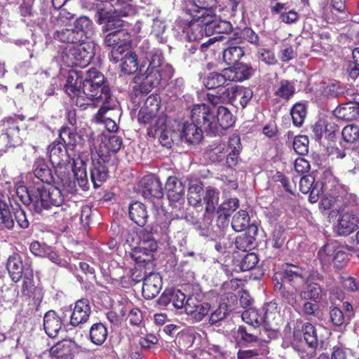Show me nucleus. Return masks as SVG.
<instances>
[{"label":"nucleus","instance_id":"nucleus-1","mask_svg":"<svg viewBox=\"0 0 359 359\" xmlns=\"http://www.w3.org/2000/svg\"><path fill=\"white\" fill-rule=\"evenodd\" d=\"M64 89L72 101L80 108L86 109L88 105L102 103V107L95 115L96 122L104 123L109 132L117 131L118 127L116 122L104 116L109 110L113 109L111 93L104 75L96 68L88 69L85 79L78 71L70 72Z\"/></svg>","mask_w":359,"mask_h":359},{"label":"nucleus","instance_id":"nucleus-2","mask_svg":"<svg viewBox=\"0 0 359 359\" xmlns=\"http://www.w3.org/2000/svg\"><path fill=\"white\" fill-rule=\"evenodd\" d=\"M311 196V203L323 197L318 208L323 214L339 213L355 202V196L348 193L345 186L341 184L330 168L323 170V182L317 184Z\"/></svg>","mask_w":359,"mask_h":359},{"label":"nucleus","instance_id":"nucleus-3","mask_svg":"<svg viewBox=\"0 0 359 359\" xmlns=\"http://www.w3.org/2000/svg\"><path fill=\"white\" fill-rule=\"evenodd\" d=\"M304 269L295 264L285 263L282 271L273 276L274 290L290 305L297 303V291L306 283Z\"/></svg>","mask_w":359,"mask_h":359},{"label":"nucleus","instance_id":"nucleus-4","mask_svg":"<svg viewBox=\"0 0 359 359\" xmlns=\"http://www.w3.org/2000/svg\"><path fill=\"white\" fill-rule=\"evenodd\" d=\"M15 192L21 202L29 210L39 214L46 210V187L42 183L33 182L25 185L23 182H18L15 185Z\"/></svg>","mask_w":359,"mask_h":359},{"label":"nucleus","instance_id":"nucleus-5","mask_svg":"<svg viewBox=\"0 0 359 359\" xmlns=\"http://www.w3.org/2000/svg\"><path fill=\"white\" fill-rule=\"evenodd\" d=\"M95 55L94 46L83 42L75 46H67L62 52V62L68 67H86Z\"/></svg>","mask_w":359,"mask_h":359},{"label":"nucleus","instance_id":"nucleus-6","mask_svg":"<svg viewBox=\"0 0 359 359\" xmlns=\"http://www.w3.org/2000/svg\"><path fill=\"white\" fill-rule=\"evenodd\" d=\"M241 137L237 133H233L229 137L227 146L217 147L210 153L213 161H222L226 157V163L229 168H233L238 163V159L242 151Z\"/></svg>","mask_w":359,"mask_h":359},{"label":"nucleus","instance_id":"nucleus-7","mask_svg":"<svg viewBox=\"0 0 359 359\" xmlns=\"http://www.w3.org/2000/svg\"><path fill=\"white\" fill-rule=\"evenodd\" d=\"M68 148L62 142L53 141L48 148L49 161L55 168V174L63 182L68 175L67 165L69 163Z\"/></svg>","mask_w":359,"mask_h":359},{"label":"nucleus","instance_id":"nucleus-8","mask_svg":"<svg viewBox=\"0 0 359 359\" xmlns=\"http://www.w3.org/2000/svg\"><path fill=\"white\" fill-rule=\"evenodd\" d=\"M203 18L197 15V18L192 20H180L178 22L179 27L183 33L186 34V39L189 41H198L206 34L207 28L214 29L217 33H222L224 31L220 29L217 22L212 24L204 23Z\"/></svg>","mask_w":359,"mask_h":359},{"label":"nucleus","instance_id":"nucleus-9","mask_svg":"<svg viewBox=\"0 0 359 359\" xmlns=\"http://www.w3.org/2000/svg\"><path fill=\"white\" fill-rule=\"evenodd\" d=\"M215 109L206 104H194L191 111V121L199 126L205 133L214 135Z\"/></svg>","mask_w":359,"mask_h":359},{"label":"nucleus","instance_id":"nucleus-10","mask_svg":"<svg viewBox=\"0 0 359 359\" xmlns=\"http://www.w3.org/2000/svg\"><path fill=\"white\" fill-rule=\"evenodd\" d=\"M137 121L140 124L149 125L147 135L155 137L158 130L165 126L167 116L163 113L160 114L141 107L138 112Z\"/></svg>","mask_w":359,"mask_h":359},{"label":"nucleus","instance_id":"nucleus-11","mask_svg":"<svg viewBox=\"0 0 359 359\" xmlns=\"http://www.w3.org/2000/svg\"><path fill=\"white\" fill-rule=\"evenodd\" d=\"M165 189L170 205L180 212L183 210L185 202V185L184 183L177 177L170 176L166 180Z\"/></svg>","mask_w":359,"mask_h":359},{"label":"nucleus","instance_id":"nucleus-12","mask_svg":"<svg viewBox=\"0 0 359 359\" xmlns=\"http://www.w3.org/2000/svg\"><path fill=\"white\" fill-rule=\"evenodd\" d=\"M140 242L138 245L130 254L133 260H145L154 262L153 252L157 250V243L151 233H140Z\"/></svg>","mask_w":359,"mask_h":359},{"label":"nucleus","instance_id":"nucleus-13","mask_svg":"<svg viewBox=\"0 0 359 359\" xmlns=\"http://www.w3.org/2000/svg\"><path fill=\"white\" fill-rule=\"evenodd\" d=\"M253 97V91L250 88L234 86L225 88L222 92V97L230 104L241 105L242 109L246 107Z\"/></svg>","mask_w":359,"mask_h":359},{"label":"nucleus","instance_id":"nucleus-14","mask_svg":"<svg viewBox=\"0 0 359 359\" xmlns=\"http://www.w3.org/2000/svg\"><path fill=\"white\" fill-rule=\"evenodd\" d=\"M91 313V306L88 299L83 298L77 300L72 309L69 325L74 327H81L89 320Z\"/></svg>","mask_w":359,"mask_h":359},{"label":"nucleus","instance_id":"nucleus-15","mask_svg":"<svg viewBox=\"0 0 359 359\" xmlns=\"http://www.w3.org/2000/svg\"><path fill=\"white\" fill-rule=\"evenodd\" d=\"M351 99L338 106L334 111V115L339 119L351 121L359 118V94L353 93Z\"/></svg>","mask_w":359,"mask_h":359},{"label":"nucleus","instance_id":"nucleus-16","mask_svg":"<svg viewBox=\"0 0 359 359\" xmlns=\"http://www.w3.org/2000/svg\"><path fill=\"white\" fill-rule=\"evenodd\" d=\"M6 269L11 280L15 282H19L23 277L25 271H32L31 264L24 263L22 257L18 253H13L9 256L6 262Z\"/></svg>","mask_w":359,"mask_h":359},{"label":"nucleus","instance_id":"nucleus-17","mask_svg":"<svg viewBox=\"0 0 359 359\" xmlns=\"http://www.w3.org/2000/svg\"><path fill=\"white\" fill-rule=\"evenodd\" d=\"M123 145V139L121 137L112 135L105 137L100 147L98 155L104 162H109L110 157L121 149Z\"/></svg>","mask_w":359,"mask_h":359},{"label":"nucleus","instance_id":"nucleus-18","mask_svg":"<svg viewBox=\"0 0 359 359\" xmlns=\"http://www.w3.org/2000/svg\"><path fill=\"white\" fill-rule=\"evenodd\" d=\"M142 195L145 198H161L163 189L160 180L154 175L144 176L141 180Z\"/></svg>","mask_w":359,"mask_h":359},{"label":"nucleus","instance_id":"nucleus-19","mask_svg":"<svg viewBox=\"0 0 359 359\" xmlns=\"http://www.w3.org/2000/svg\"><path fill=\"white\" fill-rule=\"evenodd\" d=\"M229 81L243 82L250 79L255 73L251 64L239 62L232 67L226 68Z\"/></svg>","mask_w":359,"mask_h":359},{"label":"nucleus","instance_id":"nucleus-20","mask_svg":"<svg viewBox=\"0 0 359 359\" xmlns=\"http://www.w3.org/2000/svg\"><path fill=\"white\" fill-rule=\"evenodd\" d=\"M215 123L216 130H214V136L223 134V131L233 126L235 118L228 108L219 106L215 110Z\"/></svg>","mask_w":359,"mask_h":359},{"label":"nucleus","instance_id":"nucleus-21","mask_svg":"<svg viewBox=\"0 0 359 359\" xmlns=\"http://www.w3.org/2000/svg\"><path fill=\"white\" fill-rule=\"evenodd\" d=\"M359 228V219L352 212L340 215L337 225V232L339 236H348Z\"/></svg>","mask_w":359,"mask_h":359},{"label":"nucleus","instance_id":"nucleus-22","mask_svg":"<svg viewBox=\"0 0 359 359\" xmlns=\"http://www.w3.org/2000/svg\"><path fill=\"white\" fill-rule=\"evenodd\" d=\"M162 278L158 273L154 271L144 279L142 285V296L146 299H152L156 297L162 288Z\"/></svg>","mask_w":359,"mask_h":359},{"label":"nucleus","instance_id":"nucleus-23","mask_svg":"<svg viewBox=\"0 0 359 359\" xmlns=\"http://www.w3.org/2000/svg\"><path fill=\"white\" fill-rule=\"evenodd\" d=\"M32 172L39 183L51 184L55 183V177L51 168L43 158H36L33 164Z\"/></svg>","mask_w":359,"mask_h":359},{"label":"nucleus","instance_id":"nucleus-24","mask_svg":"<svg viewBox=\"0 0 359 359\" xmlns=\"http://www.w3.org/2000/svg\"><path fill=\"white\" fill-rule=\"evenodd\" d=\"M306 287L300 291L299 295L302 300H310L320 303L326 297L325 290L316 282L306 280Z\"/></svg>","mask_w":359,"mask_h":359},{"label":"nucleus","instance_id":"nucleus-25","mask_svg":"<svg viewBox=\"0 0 359 359\" xmlns=\"http://www.w3.org/2000/svg\"><path fill=\"white\" fill-rule=\"evenodd\" d=\"M194 4L197 7L198 16L203 18V22L206 24L215 23L216 15L214 7L217 8V0H193Z\"/></svg>","mask_w":359,"mask_h":359},{"label":"nucleus","instance_id":"nucleus-26","mask_svg":"<svg viewBox=\"0 0 359 359\" xmlns=\"http://www.w3.org/2000/svg\"><path fill=\"white\" fill-rule=\"evenodd\" d=\"M63 325L62 318L53 310L47 311L43 317L45 332L51 338L57 336Z\"/></svg>","mask_w":359,"mask_h":359},{"label":"nucleus","instance_id":"nucleus-27","mask_svg":"<svg viewBox=\"0 0 359 359\" xmlns=\"http://www.w3.org/2000/svg\"><path fill=\"white\" fill-rule=\"evenodd\" d=\"M100 158L93 160L90 169V180L95 189L99 188L109 178L108 168Z\"/></svg>","mask_w":359,"mask_h":359},{"label":"nucleus","instance_id":"nucleus-28","mask_svg":"<svg viewBox=\"0 0 359 359\" xmlns=\"http://www.w3.org/2000/svg\"><path fill=\"white\" fill-rule=\"evenodd\" d=\"M287 4L276 2L271 7V12L272 14L278 15L279 20L285 24L296 23L299 20V14L294 9L287 11Z\"/></svg>","mask_w":359,"mask_h":359},{"label":"nucleus","instance_id":"nucleus-29","mask_svg":"<svg viewBox=\"0 0 359 359\" xmlns=\"http://www.w3.org/2000/svg\"><path fill=\"white\" fill-rule=\"evenodd\" d=\"M205 131L196 123L185 122L181 131V139H184L189 144H198L203 139Z\"/></svg>","mask_w":359,"mask_h":359},{"label":"nucleus","instance_id":"nucleus-30","mask_svg":"<svg viewBox=\"0 0 359 359\" xmlns=\"http://www.w3.org/2000/svg\"><path fill=\"white\" fill-rule=\"evenodd\" d=\"M135 266L131 270V278L135 283L144 282L148 275L154 271V262H146L145 260H134Z\"/></svg>","mask_w":359,"mask_h":359},{"label":"nucleus","instance_id":"nucleus-31","mask_svg":"<svg viewBox=\"0 0 359 359\" xmlns=\"http://www.w3.org/2000/svg\"><path fill=\"white\" fill-rule=\"evenodd\" d=\"M226 69H224L222 72H210L206 74L202 79L204 86L209 90L219 88L223 86L225 83L229 81V76Z\"/></svg>","mask_w":359,"mask_h":359},{"label":"nucleus","instance_id":"nucleus-32","mask_svg":"<svg viewBox=\"0 0 359 359\" xmlns=\"http://www.w3.org/2000/svg\"><path fill=\"white\" fill-rule=\"evenodd\" d=\"M130 219L140 226H144L149 218L147 207L144 204L135 201L128 208Z\"/></svg>","mask_w":359,"mask_h":359},{"label":"nucleus","instance_id":"nucleus-33","mask_svg":"<svg viewBox=\"0 0 359 359\" xmlns=\"http://www.w3.org/2000/svg\"><path fill=\"white\" fill-rule=\"evenodd\" d=\"M130 42V34L127 29H116L109 32L104 38L106 46H128Z\"/></svg>","mask_w":359,"mask_h":359},{"label":"nucleus","instance_id":"nucleus-34","mask_svg":"<svg viewBox=\"0 0 359 359\" xmlns=\"http://www.w3.org/2000/svg\"><path fill=\"white\" fill-rule=\"evenodd\" d=\"M72 171L74 178L81 189L83 191L88 190L89 183L87 175V165L85 161L81 158H77L76 161H74Z\"/></svg>","mask_w":359,"mask_h":359},{"label":"nucleus","instance_id":"nucleus-35","mask_svg":"<svg viewBox=\"0 0 359 359\" xmlns=\"http://www.w3.org/2000/svg\"><path fill=\"white\" fill-rule=\"evenodd\" d=\"M338 243L335 241L326 243L318 252V259L323 269L329 268L333 262Z\"/></svg>","mask_w":359,"mask_h":359},{"label":"nucleus","instance_id":"nucleus-36","mask_svg":"<svg viewBox=\"0 0 359 359\" xmlns=\"http://www.w3.org/2000/svg\"><path fill=\"white\" fill-rule=\"evenodd\" d=\"M45 199L47 201L46 210H49L53 207H62V210H67L66 205L64 204V196L62 191L56 187H46V194Z\"/></svg>","mask_w":359,"mask_h":359},{"label":"nucleus","instance_id":"nucleus-37","mask_svg":"<svg viewBox=\"0 0 359 359\" xmlns=\"http://www.w3.org/2000/svg\"><path fill=\"white\" fill-rule=\"evenodd\" d=\"M77 137L81 138L78 133L67 126H62L58 131V137L55 141L62 142L69 150H74L77 144Z\"/></svg>","mask_w":359,"mask_h":359},{"label":"nucleus","instance_id":"nucleus-38","mask_svg":"<svg viewBox=\"0 0 359 359\" xmlns=\"http://www.w3.org/2000/svg\"><path fill=\"white\" fill-rule=\"evenodd\" d=\"M264 314L262 316L264 323L274 329L273 326H278L281 321L280 311L278 308V304L271 301L264 306Z\"/></svg>","mask_w":359,"mask_h":359},{"label":"nucleus","instance_id":"nucleus-39","mask_svg":"<svg viewBox=\"0 0 359 359\" xmlns=\"http://www.w3.org/2000/svg\"><path fill=\"white\" fill-rule=\"evenodd\" d=\"M273 95L285 101H289L295 94L296 89L292 81L287 79H282L273 88Z\"/></svg>","mask_w":359,"mask_h":359},{"label":"nucleus","instance_id":"nucleus-40","mask_svg":"<svg viewBox=\"0 0 359 359\" xmlns=\"http://www.w3.org/2000/svg\"><path fill=\"white\" fill-rule=\"evenodd\" d=\"M108 337V330L106 325L102 323L93 324L89 330V339L96 346L102 345Z\"/></svg>","mask_w":359,"mask_h":359},{"label":"nucleus","instance_id":"nucleus-41","mask_svg":"<svg viewBox=\"0 0 359 359\" xmlns=\"http://www.w3.org/2000/svg\"><path fill=\"white\" fill-rule=\"evenodd\" d=\"M74 27L81 36L83 41L90 38L94 33V25L91 20L86 16H81L76 20Z\"/></svg>","mask_w":359,"mask_h":359},{"label":"nucleus","instance_id":"nucleus-42","mask_svg":"<svg viewBox=\"0 0 359 359\" xmlns=\"http://www.w3.org/2000/svg\"><path fill=\"white\" fill-rule=\"evenodd\" d=\"M12 205H9L5 201L0 200V230H11L14 227Z\"/></svg>","mask_w":359,"mask_h":359},{"label":"nucleus","instance_id":"nucleus-43","mask_svg":"<svg viewBox=\"0 0 359 359\" xmlns=\"http://www.w3.org/2000/svg\"><path fill=\"white\" fill-rule=\"evenodd\" d=\"M154 88L147 82L144 79H142L140 83H137L133 88L131 93V100L135 106H139L140 101L144 100V97L153 89Z\"/></svg>","mask_w":359,"mask_h":359},{"label":"nucleus","instance_id":"nucleus-44","mask_svg":"<svg viewBox=\"0 0 359 359\" xmlns=\"http://www.w3.org/2000/svg\"><path fill=\"white\" fill-rule=\"evenodd\" d=\"M121 62V70L125 74H133L138 69L137 56L134 52H126Z\"/></svg>","mask_w":359,"mask_h":359},{"label":"nucleus","instance_id":"nucleus-45","mask_svg":"<svg viewBox=\"0 0 359 359\" xmlns=\"http://www.w3.org/2000/svg\"><path fill=\"white\" fill-rule=\"evenodd\" d=\"M323 169L320 173L319 177L316 180L315 177L312 176H303L300 178L299 182V190L303 194H309V199L311 202V196L313 193V190L316 188L317 184L320 182H323Z\"/></svg>","mask_w":359,"mask_h":359},{"label":"nucleus","instance_id":"nucleus-46","mask_svg":"<svg viewBox=\"0 0 359 359\" xmlns=\"http://www.w3.org/2000/svg\"><path fill=\"white\" fill-rule=\"evenodd\" d=\"M245 51L241 46H229L223 51V60L227 65H235L244 56Z\"/></svg>","mask_w":359,"mask_h":359},{"label":"nucleus","instance_id":"nucleus-47","mask_svg":"<svg viewBox=\"0 0 359 359\" xmlns=\"http://www.w3.org/2000/svg\"><path fill=\"white\" fill-rule=\"evenodd\" d=\"M55 38L59 41L67 43H81L84 42L78 31L74 27L72 29H64L57 31Z\"/></svg>","mask_w":359,"mask_h":359},{"label":"nucleus","instance_id":"nucleus-48","mask_svg":"<svg viewBox=\"0 0 359 359\" xmlns=\"http://www.w3.org/2000/svg\"><path fill=\"white\" fill-rule=\"evenodd\" d=\"M219 192L212 187L207 188L203 200L205 203V212L212 215L215 212L216 205L218 203Z\"/></svg>","mask_w":359,"mask_h":359},{"label":"nucleus","instance_id":"nucleus-49","mask_svg":"<svg viewBox=\"0 0 359 359\" xmlns=\"http://www.w3.org/2000/svg\"><path fill=\"white\" fill-rule=\"evenodd\" d=\"M250 224V217L246 210H241L236 212L231 221V226L236 232H241L245 230Z\"/></svg>","mask_w":359,"mask_h":359},{"label":"nucleus","instance_id":"nucleus-50","mask_svg":"<svg viewBox=\"0 0 359 359\" xmlns=\"http://www.w3.org/2000/svg\"><path fill=\"white\" fill-rule=\"evenodd\" d=\"M113 8V10H111L109 13H112L116 17H126L135 13V9L130 4V0H116Z\"/></svg>","mask_w":359,"mask_h":359},{"label":"nucleus","instance_id":"nucleus-51","mask_svg":"<svg viewBox=\"0 0 359 359\" xmlns=\"http://www.w3.org/2000/svg\"><path fill=\"white\" fill-rule=\"evenodd\" d=\"M237 334L243 343H255L259 340V330L255 327L239 326Z\"/></svg>","mask_w":359,"mask_h":359},{"label":"nucleus","instance_id":"nucleus-52","mask_svg":"<svg viewBox=\"0 0 359 359\" xmlns=\"http://www.w3.org/2000/svg\"><path fill=\"white\" fill-rule=\"evenodd\" d=\"M290 114L293 124L297 127L302 126L306 115L305 104L302 102L295 103L290 109Z\"/></svg>","mask_w":359,"mask_h":359},{"label":"nucleus","instance_id":"nucleus-53","mask_svg":"<svg viewBox=\"0 0 359 359\" xmlns=\"http://www.w3.org/2000/svg\"><path fill=\"white\" fill-rule=\"evenodd\" d=\"M243 320L246 323L249 327L259 328L261 323L264 321L262 316L259 315L257 310L250 308L244 311L241 315Z\"/></svg>","mask_w":359,"mask_h":359},{"label":"nucleus","instance_id":"nucleus-54","mask_svg":"<svg viewBox=\"0 0 359 359\" xmlns=\"http://www.w3.org/2000/svg\"><path fill=\"white\" fill-rule=\"evenodd\" d=\"M302 332L305 342L307 345L318 346V339L316 327L310 323H306L302 326Z\"/></svg>","mask_w":359,"mask_h":359},{"label":"nucleus","instance_id":"nucleus-55","mask_svg":"<svg viewBox=\"0 0 359 359\" xmlns=\"http://www.w3.org/2000/svg\"><path fill=\"white\" fill-rule=\"evenodd\" d=\"M329 315L330 322L334 327H341L344 324H348L344 313L337 306H330Z\"/></svg>","mask_w":359,"mask_h":359},{"label":"nucleus","instance_id":"nucleus-56","mask_svg":"<svg viewBox=\"0 0 359 359\" xmlns=\"http://www.w3.org/2000/svg\"><path fill=\"white\" fill-rule=\"evenodd\" d=\"M236 248L243 252L250 251L256 246L255 238L248 234L238 236L235 242Z\"/></svg>","mask_w":359,"mask_h":359},{"label":"nucleus","instance_id":"nucleus-57","mask_svg":"<svg viewBox=\"0 0 359 359\" xmlns=\"http://www.w3.org/2000/svg\"><path fill=\"white\" fill-rule=\"evenodd\" d=\"M348 254L345 251L344 247L338 244L332 262L334 267L339 269H343L348 264Z\"/></svg>","mask_w":359,"mask_h":359},{"label":"nucleus","instance_id":"nucleus-58","mask_svg":"<svg viewBox=\"0 0 359 359\" xmlns=\"http://www.w3.org/2000/svg\"><path fill=\"white\" fill-rule=\"evenodd\" d=\"M239 206V201L237 198H230L222 203L218 210L219 217L224 215V217H229Z\"/></svg>","mask_w":359,"mask_h":359},{"label":"nucleus","instance_id":"nucleus-59","mask_svg":"<svg viewBox=\"0 0 359 359\" xmlns=\"http://www.w3.org/2000/svg\"><path fill=\"white\" fill-rule=\"evenodd\" d=\"M243 0H217V8L219 11H226L231 15H236L238 6Z\"/></svg>","mask_w":359,"mask_h":359},{"label":"nucleus","instance_id":"nucleus-60","mask_svg":"<svg viewBox=\"0 0 359 359\" xmlns=\"http://www.w3.org/2000/svg\"><path fill=\"white\" fill-rule=\"evenodd\" d=\"M309 139L306 135L295 136L292 141V147L294 151L302 156L309 152Z\"/></svg>","mask_w":359,"mask_h":359},{"label":"nucleus","instance_id":"nucleus-61","mask_svg":"<svg viewBox=\"0 0 359 359\" xmlns=\"http://www.w3.org/2000/svg\"><path fill=\"white\" fill-rule=\"evenodd\" d=\"M258 256L254 253H247L241 259L238 266L241 271H247L254 269L258 264Z\"/></svg>","mask_w":359,"mask_h":359},{"label":"nucleus","instance_id":"nucleus-62","mask_svg":"<svg viewBox=\"0 0 359 359\" xmlns=\"http://www.w3.org/2000/svg\"><path fill=\"white\" fill-rule=\"evenodd\" d=\"M210 305L207 302H201L195 308L193 312L190 311L187 314L190 316L195 321H201L210 311Z\"/></svg>","mask_w":359,"mask_h":359},{"label":"nucleus","instance_id":"nucleus-63","mask_svg":"<svg viewBox=\"0 0 359 359\" xmlns=\"http://www.w3.org/2000/svg\"><path fill=\"white\" fill-rule=\"evenodd\" d=\"M341 135L346 142L355 143L359 140V127L355 125H348L343 128Z\"/></svg>","mask_w":359,"mask_h":359},{"label":"nucleus","instance_id":"nucleus-64","mask_svg":"<svg viewBox=\"0 0 359 359\" xmlns=\"http://www.w3.org/2000/svg\"><path fill=\"white\" fill-rule=\"evenodd\" d=\"M241 41H247L257 47L260 46L258 34L250 27H245L241 30L239 37Z\"/></svg>","mask_w":359,"mask_h":359}]
</instances>
